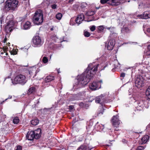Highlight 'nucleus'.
I'll return each mask as SVG.
<instances>
[{
	"label": "nucleus",
	"instance_id": "11",
	"mask_svg": "<svg viewBox=\"0 0 150 150\" xmlns=\"http://www.w3.org/2000/svg\"><path fill=\"white\" fill-rule=\"evenodd\" d=\"M113 125L117 127L120 123V121L119 119V116L117 115L114 116L111 120Z\"/></svg>",
	"mask_w": 150,
	"mask_h": 150
},
{
	"label": "nucleus",
	"instance_id": "51",
	"mask_svg": "<svg viewBox=\"0 0 150 150\" xmlns=\"http://www.w3.org/2000/svg\"><path fill=\"white\" fill-rule=\"evenodd\" d=\"M3 19L2 18H0V24H1L2 23V21Z\"/></svg>",
	"mask_w": 150,
	"mask_h": 150
},
{
	"label": "nucleus",
	"instance_id": "10",
	"mask_svg": "<svg viewBox=\"0 0 150 150\" xmlns=\"http://www.w3.org/2000/svg\"><path fill=\"white\" fill-rule=\"evenodd\" d=\"M7 24L5 27V31L8 33L9 32H11L13 30V28L14 25L13 21L11 20L7 22Z\"/></svg>",
	"mask_w": 150,
	"mask_h": 150
},
{
	"label": "nucleus",
	"instance_id": "64",
	"mask_svg": "<svg viewBox=\"0 0 150 150\" xmlns=\"http://www.w3.org/2000/svg\"><path fill=\"white\" fill-rule=\"evenodd\" d=\"M1 26H2V25H1Z\"/></svg>",
	"mask_w": 150,
	"mask_h": 150
},
{
	"label": "nucleus",
	"instance_id": "4",
	"mask_svg": "<svg viewBox=\"0 0 150 150\" xmlns=\"http://www.w3.org/2000/svg\"><path fill=\"white\" fill-rule=\"evenodd\" d=\"M18 1L16 0H7L5 3V8L7 11L15 10L18 7Z\"/></svg>",
	"mask_w": 150,
	"mask_h": 150
},
{
	"label": "nucleus",
	"instance_id": "57",
	"mask_svg": "<svg viewBox=\"0 0 150 150\" xmlns=\"http://www.w3.org/2000/svg\"><path fill=\"white\" fill-rule=\"evenodd\" d=\"M50 30L52 31L53 30V27L51 28L50 29Z\"/></svg>",
	"mask_w": 150,
	"mask_h": 150
},
{
	"label": "nucleus",
	"instance_id": "44",
	"mask_svg": "<svg viewBox=\"0 0 150 150\" xmlns=\"http://www.w3.org/2000/svg\"><path fill=\"white\" fill-rule=\"evenodd\" d=\"M22 147L20 145L16 147L15 148V150H21Z\"/></svg>",
	"mask_w": 150,
	"mask_h": 150
},
{
	"label": "nucleus",
	"instance_id": "45",
	"mask_svg": "<svg viewBox=\"0 0 150 150\" xmlns=\"http://www.w3.org/2000/svg\"><path fill=\"white\" fill-rule=\"evenodd\" d=\"M139 8H144V6L143 3H141L139 4Z\"/></svg>",
	"mask_w": 150,
	"mask_h": 150
},
{
	"label": "nucleus",
	"instance_id": "7",
	"mask_svg": "<svg viewBox=\"0 0 150 150\" xmlns=\"http://www.w3.org/2000/svg\"><path fill=\"white\" fill-rule=\"evenodd\" d=\"M108 93L107 95L105 94H103L97 97L96 98V102L98 103H100L101 105H102L104 103H105L106 102L105 99L107 98L108 97Z\"/></svg>",
	"mask_w": 150,
	"mask_h": 150
},
{
	"label": "nucleus",
	"instance_id": "56",
	"mask_svg": "<svg viewBox=\"0 0 150 150\" xmlns=\"http://www.w3.org/2000/svg\"><path fill=\"white\" fill-rule=\"evenodd\" d=\"M111 28V27H110V28H107V29H108V30H110V29Z\"/></svg>",
	"mask_w": 150,
	"mask_h": 150
},
{
	"label": "nucleus",
	"instance_id": "31",
	"mask_svg": "<svg viewBox=\"0 0 150 150\" xmlns=\"http://www.w3.org/2000/svg\"><path fill=\"white\" fill-rule=\"evenodd\" d=\"M19 122V120L18 117H15L13 120V122L15 124H18Z\"/></svg>",
	"mask_w": 150,
	"mask_h": 150
},
{
	"label": "nucleus",
	"instance_id": "2",
	"mask_svg": "<svg viewBox=\"0 0 150 150\" xmlns=\"http://www.w3.org/2000/svg\"><path fill=\"white\" fill-rule=\"evenodd\" d=\"M33 20L34 23L37 25H40L43 21V16L42 11L38 10L35 13L33 17Z\"/></svg>",
	"mask_w": 150,
	"mask_h": 150
},
{
	"label": "nucleus",
	"instance_id": "49",
	"mask_svg": "<svg viewBox=\"0 0 150 150\" xmlns=\"http://www.w3.org/2000/svg\"><path fill=\"white\" fill-rule=\"evenodd\" d=\"M73 108H74V107L73 106L70 105L69 106V109L70 110L72 109Z\"/></svg>",
	"mask_w": 150,
	"mask_h": 150
},
{
	"label": "nucleus",
	"instance_id": "61",
	"mask_svg": "<svg viewBox=\"0 0 150 150\" xmlns=\"http://www.w3.org/2000/svg\"><path fill=\"white\" fill-rule=\"evenodd\" d=\"M125 141H126V140H123V142H124V143H125V142H126Z\"/></svg>",
	"mask_w": 150,
	"mask_h": 150
},
{
	"label": "nucleus",
	"instance_id": "62",
	"mask_svg": "<svg viewBox=\"0 0 150 150\" xmlns=\"http://www.w3.org/2000/svg\"><path fill=\"white\" fill-rule=\"evenodd\" d=\"M6 54V55H8V54H7V53L6 52V54Z\"/></svg>",
	"mask_w": 150,
	"mask_h": 150
},
{
	"label": "nucleus",
	"instance_id": "53",
	"mask_svg": "<svg viewBox=\"0 0 150 150\" xmlns=\"http://www.w3.org/2000/svg\"><path fill=\"white\" fill-rule=\"evenodd\" d=\"M11 98H12L11 96H9L7 98L5 99V101L6 100L8 99H11Z\"/></svg>",
	"mask_w": 150,
	"mask_h": 150
},
{
	"label": "nucleus",
	"instance_id": "32",
	"mask_svg": "<svg viewBox=\"0 0 150 150\" xmlns=\"http://www.w3.org/2000/svg\"><path fill=\"white\" fill-rule=\"evenodd\" d=\"M62 16V14L60 13H58L56 16V17L58 20L61 19Z\"/></svg>",
	"mask_w": 150,
	"mask_h": 150
},
{
	"label": "nucleus",
	"instance_id": "27",
	"mask_svg": "<svg viewBox=\"0 0 150 150\" xmlns=\"http://www.w3.org/2000/svg\"><path fill=\"white\" fill-rule=\"evenodd\" d=\"M35 90V88L34 87H32L30 88L28 90V93L30 94L34 92Z\"/></svg>",
	"mask_w": 150,
	"mask_h": 150
},
{
	"label": "nucleus",
	"instance_id": "47",
	"mask_svg": "<svg viewBox=\"0 0 150 150\" xmlns=\"http://www.w3.org/2000/svg\"><path fill=\"white\" fill-rule=\"evenodd\" d=\"M120 76L121 77H124L125 76V74L124 73H122L120 74Z\"/></svg>",
	"mask_w": 150,
	"mask_h": 150
},
{
	"label": "nucleus",
	"instance_id": "48",
	"mask_svg": "<svg viewBox=\"0 0 150 150\" xmlns=\"http://www.w3.org/2000/svg\"><path fill=\"white\" fill-rule=\"evenodd\" d=\"M12 16V15H10V16H8L6 17V19L7 20H8L9 19L11 18V17Z\"/></svg>",
	"mask_w": 150,
	"mask_h": 150
},
{
	"label": "nucleus",
	"instance_id": "19",
	"mask_svg": "<svg viewBox=\"0 0 150 150\" xmlns=\"http://www.w3.org/2000/svg\"><path fill=\"white\" fill-rule=\"evenodd\" d=\"M121 33L124 34L128 33L130 32V30L127 27H124L121 30Z\"/></svg>",
	"mask_w": 150,
	"mask_h": 150
},
{
	"label": "nucleus",
	"instance_id": "41",
	"mask_svg": "<svg viewBox=\"0 0 150 150\" xmlns=\"http://www.w3.org/2000/svg\"><path fill=\"white\" fill-rule=\"evenodd\" d=\"M11 54L13 55H15L17 54V51L15 50H13L11 52Z\"/></svg>",
	"mask_w": 150,
	"mask_h": 150
},
{
	"label": "nucleus",
	"instance_id": "17",
	"mask_svg": "<svg viewBox=\"0 0 150 150\" xmlns=\"http://www.w3.org/2000/svg\"><path fill=\"white\" fill-rule=\"evenodd\" d=\"M149 138V137L147 135H145L141 139V141L140 142V144L146 143L148 141Z\"/></svg>",
	"mask_w": 150,
	"mask_h": 150
},
{
	"label": "nucleus",
	"instance_id": "59",
	"mask_svg": "<svg viewBox=\"0 0 150 150\" xmlns=\"http://www.w3.org/2000/svg\"><path fill=\"white\" fill-rule=\"evenodd\" d=\"M7 39L5 38L4 39V42L6 41Z\"/></svg>",
	"mask_w": 150,
	"mask_h": 150
},
{
	"label": "nucleus",
	"instance_id": "13",
	"mask_svg": "<svg viewBox=\"0 0 150 150\" xmlns=\"http://www.w3.org/2000/svg\"><path fill=\"white\" fill-rule=\"evenodd\" d=\"M137 17L143 19H147L150 18V11H144L143 15H138Z\"/></svg>",
	"mask_w": 150,
	"mask_h": 150
},
{
	"label": "nucleus",
	"instance_id": "12",
	"mask_svg": "<svg viewBox=\"0 0 150 150\" xmlns=\"http://www.w3.org/2000/svg\"><path fill=\"white\" fill-rule=\"evenodd\" d=\"M125 0H110L108 4L113 6H117L125 2Z\"/></svg>",
	"mask_w": 150,
	"mask_h": 150
},
{
	"label": "nucleus",
	"instance_id": "15",
	"mask_svg": "<svg viewBox=\"0 0 150 150\" xmlns=\"http://www.w3.org/2000/svg\"><path fill=\"white\" fill-rule=\"evenodd\" d=\"M84 18V16L83 14L81 13L79 14L75 19L76 23L78 25L80 24Z\"/></svg>",
	"mask_w": 150,
	"mask_h": 150
},
{
	"label": "nucleus",
	"instance_id": "22",
	"mask_svg": "<svg viewBox=\"0 0 150 150\" xmlns=\"http://www.w3.org/2000/svg\"><path fill=\"white\" fill-rule=\"evenodd\" d=\"M117 36V33L115 32L111 33L109 37V39L114 40V39L116 38Z\"/></svg>",
	"mask_w": 150,
	"mask_h": 150
},
{
	"label": "nucleus",
	"instance_id": "58",
	"mask_svg": "<svg viewBox=\"0 0 150 150\" xmlns=\"http://www.w3.org/2000/svg\"><path fill=\"white\" fill-rule=\"evenodd\" d=\"M57 71H58V73H60V72L59 71V69Z\"/></svg>",
	"mask_w": 150,
	"mask_h": 150
},
{
	"label": "nucleus",
	"instance_id": "40",
	"mask_svg": "<svg viewBox=\"0 0 150 150\" xmlns=\"http://www.w3.org/2000/svg\"><path fill=\"white\" fill-rule=\"evenodd\" d=\"M84 35L86 37H88L90 36V33L87 31H86L84 32Z\"/></svg>",
	"mask_w": 150,
	"mask_h": 150
},
{
	"label": "nucleus",
	"instance_id": "21",
	"mask_svg": "<svg viewBox=\"0 0 150 150\" xmlns=\"http://www.w3.org/2000/svg\"><path fill=\"white\" fill-rule=\"evenodd\" d=\"M104 109L103 107H101L99 108L98 109L97 112L96 113L97 116L102 115L104 112Z\"/></svg>",
	"mask_w": 150,
	"mask_h": 150
},
{
	"label": "nucleus",
	"instance_id": "36",
	"mask_svg": "<svg viewBox=\"0 0 150 150\" xmlns=\"http://www.w3.org/2000/svg\"><path fill=\"white\" fill-rule=\"evenodd\" d=\"M146 130L149 134H150V123L147 126Z\"/></svg>",
	"mask_w": 150,
	"mask_h": 150
},
{
	"label": "nucleus",
	"instance_id": "37",
	"mask_svg": "<svg viewBox=\"0 0 150 150\" xmlns=\"http://www.w3.org/2000/svg\"><path fill=\"white\" fill-rule=\"evenodd\" d=\"M90 29L91 31H93L96 29V26L94 25L91 26L90 27Z\"/></svg>",
	"mask_w": 150,
	"mask_h": 150
},
{
	"label": "nucleus",
	"instance_id": "23",
	"mask_svg": "<svg viewBox=\"0 0 150 150\" xmlns=\"http://www.w3.org/2000/svg\"><path fill=\"white\" fill-rule=\"evenodd\" d=\"M30 22L27 21L23 25V28L25 30L29 29L30 27Z\"/></svg>",
	"mask_w": 150,
	"mask_h": 150
},
{
	"label": "nucleus",
	"instance_id": "34",
	"mask_svg": "<svg viewBox=\"0 0 150 150\" xmlns=\"http://www.w3.org/2000/svg\"><path fill=\"white\" fill-rule=\"evenodd\" d=\"M42 61L44 63L46 64L48 62V59L47 57H44L42 58Z\"/></svg>",
	"mask_w": 150,
	"mask_h": 150
},
{
	"label": "nucleus",
	"instance_id": "20",
	"mask_svg": "<svg viewBox=\"0 0 150 150\" xmlns=\"http://www.w3.org/2000/svg\"><path fill=\"white\" fill-rule=\"evenodd\" d=\"M54 79V77L52 76H47L45 79V82H49L51 81Z\"/></svg>",
	"mask_w": 150,
	"mask_h": 150
},
{
	"label": "nucleus",
	"instance_id": "55",
	"mask_svg": "<svg viewBox=\"0 0 150 150\" xmlns=\"http://www.w3.org/2000/svg\"><path fill=\"white\" fill-rule=\"evenodd\" d=\"M32 69L33 71H35V69L34 67H33Z\"/></svg>",
	"mask_w": 150,
	"mask_h": 150
},
{
	"label": "nucleus",
	"instance_id": "6",
	"mask_svg": "<svg viewBox=\"0 0 150 150\" xmlns=\"http://www.w3.org/2000/svg\"><path fill=\"white\" fill-rule=\"evenodd\" d=\"M43 43L41 38L39 36L34 37L32 39V45L35 47H39Z\"/></svg>",
	"mask_w": 150,
	"mask_h": 150
},
{
	"label": "nucleus",
	"instance_id": "5",
	"mask_svg": "<svg viewBox=\"0 0 150 150\" xmlns=\"http://www.w3.org/2000/svg\"><path fill=\"white\" fill-rule=\"evenodd\" d=\"M41 129L38 128L35 131H28L27 133L26 137L28 140H32L34 138L38 139L40 136Z\"/></svg>",
	"mask_w": 150,
	"mask_h": 150
},
{
	"label": "nucleus",
	"instance_id": "52",
	"mask_svg": "<svg viewBox=\"0 0 150 150\" xmlns=\"http://www.w3.org/2000/svg\"><path fill=\"white\" fill-rule=\"evenodd\" d=\"M74 0H69L68 1L69 3H72Z\"/></svg>",
	"mask_w": 150,
	"mask_h": 150
},
{
	"label": "nucleus",
	"instance_id": "28",
	"mask_svg": "<svg viewBox=\"0 0 150 150\" xmlns=\"http://www.w3.org/2000/svg\"><path fill=\"white\" fill-rule=\"evenodd\" d=\"M97 28L98 30V32L101 33L103 31L105 28L103 25H100L97 27Z\"/></svg>",
	"mask_w": 150,
	"mask_h": 150
},
{
	"label": "nucleus",
	"instance_id": "14",
	"mask_svg": "<svg viewBox=\"0 0 150 150\" xmlns=\"http://www.w3.org/2000/svg\"><path fill=\"white\" fill-rule=\"evenodd\" d=\"M135 83L136 86L138 88L143 86L144 85L143 80L142 78H137Z\"/></svg>",
	"mask_w": 150,
	"mask_h": 150
},
{
	"label": "nucleus",
	"instance_id": "25",
	"mask_svg": "<svg viewBox=\"0 0 150 150\" xmlns=\"http://www.w3.org/2000/svg\"><path fill=\"white\" fill-rule=\"evenodd\" d=\"M95 11L94 10H89L87 12L86 14L88 16H91L94 15L95 13Z\"/></svg>",
	"mask_w": 150,
	"mask_h": 150
},
{
	"label": "nucleus",
	"instance_id": "35",
	"mask_svg": "<svg viewBox=\"0 0 150 150\" xmlns=\"http://www.w3.org/2000/svg\"><path fill=\"white\" fill-rule=\"evenodd\" d=\"M43 86V87H46L50 85V83L45 82V80L42 82Z\"/></svg>",
	"mask_w": 150,
	"mask_h": 150
},
{
	"label": "nucleus",
	"instance_id": "18",
	"mask_svg": "<svg viewBox=\"0 0 150 150\" xmlns=\"http://www.w3.org/2000/svg\"><path fill=\"white\" fill-rule=\"evenodd\" d=\"M52 3V1L50 0H44L42 3L41 5L42 6L47 7L49 5Z\"/></svg>",
	"mask_w": 150,
	"mask_h": 150
},
{
	"label": "nucleus",
	"instance_id": "63",
	"mask_svg": "<svg viewBox=\"0 0 150 150\" xmlns=\"http://www.w3.org/2000/svg\"><path fill=\"white\" fill-rule=\"evenodd\" d=\"M6 78H5L4 79V81L6 80Z\"/></svg>",
	"mask_w": 150,
	"mask_h": 150
},
{
	"label": "nucleus",
	"instance_id": "60",
	"mask_svg": "<svg viewBox=\"0 0 150 150\" xmlns=\"http://www.w3.org/2000/svg\"><path fill=\"white\" fill-rule=\"evenodd\" d=\"M130 43V42H127V43H124V44H128L129 43Z\"/></svg>",
	"mask_w": 150,
	"mask_h": 150
},
{
	"label": "nucleus",
	"instance_id": "46",
	"mask_svg": "<svg viewBox=\"0 0 150 150\" xmlns=\"http://www.w3.org/2000/svg\"><path fill=\"white\" fill-rule=\"evenodd\" d=\"M6 49H1V54H3L4 53H5L6 52Z\"/></svg>",
	"mask_w": 150,
	"mask_h": 150
},
{
	"label": "nucleus",
	"instance_id": "42",
	"mask_svg": "<svg viewBox=\"0 0 150 150\" xmlns=\"http://www.w3.org/2000/svg\"><path fill=\"white\" fill-rule=\"evenodd\" d=\"M74 21V20H73V19L71 18L70 21V25H74L76 23H75L74 22H73Z\"/></svg>",
	"mask_w": 150,
	"mask_h": 150
},
{
	"label": "nucleus",
	"instance_id": "38",
	"mask_svg": "<svg viewBox=\"0 0 150 150\" xmlns=\"http://www.w3.org/2000/svg\"><path fill=\"white\" fill-rule=\"evenodd\" d=\"M110 0H100V3L102 4H104L106 3L109 2Z\"/></svg>",
	"mask_w": 150,
	"mask_h": 150
},
{
	"label": "nucleus",
	"instance_id": "33",
	"mask_svg": "<svg viewBox=\"0 0 150 150\" xmlns=\"http://www.w3.org/2000/svg\"><path fill=\"white\" fill-rule=\"evenodd\" d=\"M56 2H54L52 1V3L51 4V7L53 9H55L57 8V5L55 4Z\"/></svg>",
	"mask_w": 150,
	"mask_h": 150
},
{
	"label": "nucleus",
	"instance_id": "29",
	"mask_svg": "<svg viewBox=\"0 0 150 150\" xmlns=\"http://www.w3.org/2000/svg\"><path fill=\"white\" fill-rule=\"evenodd\" d=\"M87 146L82 145L78 148L77 150H86Z\"/></svg>",
	"mask_w": 150,
	"mask_h": 150
},
{
	"label": "nucleus",
	"instance_id": "24",
	"mask_svg": "<svg viewBox=\"0 0 150 150\" xmlns=\"http://www.w3.org/2000/svg\"><path fill=\"white\" fill-rule=\"evenodd\" d=\"M146 95L147 99H150V86L148 87L146 91Z\"/></svg>",
	"mask_w": 150,
	"mask_h": 150
},
{
	"label": "nucleus",
	"instance_id": "1",
	"mask_svg": "<svg viewBox=\"0 0 150 150\" xmlns=\"http://www.w3.org/2000/svg\"><path fill=\"white\" fill-rule=\"evenodd\" d=\"M95 63L90 64L86 70L79 76L77 82L74 85V90L84 86L86 85L92 78L93 75L97 70L99 64L95 65Z\"/></svg>",
	"mask_w": 150,
	"mask_h": 150
},
{
	"label": "nucleus",
	"instance_id": "3",
	"mask_svg": "<svg viewBox=\"0 0 150 150\" xmlns=\"http://www.w3.org/2000/svg\"><path fill=\"white\" fill-rule=\"evenodd\" d=\"M11 80L13 84H20L24 85L27 81V79L25 75L20 74L17 75L13 79Z\"/></svg>",
	"mask_w": 150,
	"mask_h": 150
},
{
	"label": "nucleus",
	"instance_id": "26",
	"mask_svg": "<svg viewBox=\"0 0 150 150\" xmlns=\"http://www.w3.org/2000/svg\"><path fill=\"white\" fill-rule=\"evenodd\" d=\"M39 120L38 119H34L31 121V124L33 125H36L39 123Z\"/></svg>",
	"mask_w": 150,
	"mask_h": 150
},
{
	"label": "nucleus",
	"instance_id": "30",
	"mask_svg": "<svg viewBox=\"0 0 150 150\" xmlns=\"http://www.w3.org/2000/svg\"><path fill=\"white\" fill-rule=\"evenodd\" d=\"M98 122L96 124V127H97V129L98 130H103V129L104 128V125H101V126H102L103 127V128H101V126L100 125H98Z\"/></svg>",
	"mask_w": 150,
	"mask_h": 150
},
{
	"label": "nucleus",
	"instance_id": "50",
	"mask_svg": "<svg viewBox=\"0 0 150 150\" xmlns=\"http://www.w3.org/2000/svg\"><path fill=\"white\" fill-rule=\"evenodd\" d=\"M147 31L148 33H150V27L147 28Z\"/></svg>",
	"mask_w": 150,
	"mask_h": 150
},
{
	"label": "nucleus",
	"instance_id": "54",
	"mask_svg": "<svg viewBox=\"0 0 150 150\" xmlns=\"http://www.w3.org/2000/svg\"><path fill=\"white\" fill-rule=\"evenodd\" d=\"M120 66H115V67L116 68H120Z\"/></svg>",
	"mask_w": 150,
	"mask_h": 150
},
{
	"label": "nucleus",
	"instance_id": "8",
	"mask_svg": "<svg viewBox=\"0 0 150 150\" xmlns=\"http://www.w3.org/2000/svg\"><path fill=\"white\" fill-rule=\"evenodd\" d=\"M102 83V80L97 82L94 81L90 85V88L93 91L98 89L100 88L101 84Z\"/></svg>",
	"mask_w": 150,
	"mask_h": 150
},
{
	"label": "nucleus",
	"instance_id": "43",
	"mask_svg": "<svg viewBox=\"0 0 150 150\" xmlns=\"http://www.w3.org/2000/svg\"><path fill=\"white\" fill-rule=\"evenodd\" d=\"M145 148L142 146H138L137 149V150H143Z\"/></svg>",
	"mask_w": 150,
	"mask_h": 150
},
{
	"label": "nucleus",
	"instance_id": "16",
	"mask_svg": "<svg viewBox=\"0 0 150 150\" xmlns=\"http://www.w3.org/2000/svg\"><path fill=\"white\" fill-rule=\"evenodd\" d=\"M115 44L114 40H109L107 45V48L108 50H112Z\"/></svg>",
	"mask_w": 150,
	"mask_h": 150
},
{
	"label": "nucleus",
	"instance_id": "9",
	"mask_svg": "<svg viewBox=\"0 0 150 150\" xmlns=\"http://www.w3.org/2000/svg\"><path fill=\"white\" fill-rule=\"evenodd\" d=\"M135 102L137 105L136 106V110L139 111L142 110L146 102L141 99L137 100Z\"/></svg>",
	"mask_w": 150,
	"mask_h": 150
},
{
	"label": "nucleus",
	"instance_id": "39",
	"mask_svg": "<svg viewBox=\"0 0 150 150\" xmlns=\"http://www.w3.org/2000/svg\"><path fill=\"white\" fill-rule=\"evenodd\" d=\"M87 6V4L86 3H83L81 4V7L82 8H84L86 7Z\"/></svg>",
	"mask_w": 150,
	"mask_h": 150
}]
</instances>
